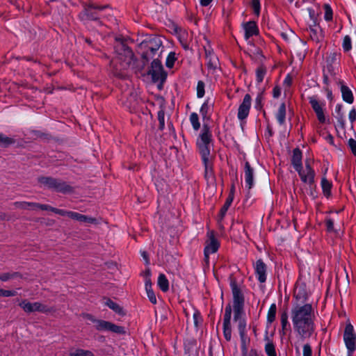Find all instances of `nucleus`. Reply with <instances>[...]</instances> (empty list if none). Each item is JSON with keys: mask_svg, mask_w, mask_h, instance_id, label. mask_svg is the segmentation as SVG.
<instances>
[{"mask_svg": "<svg viewBox=\"0 0 356 356\" xmlns=\"http://www.w3.org/2000/svg\"><path fill=\"white\" fill-rule=\"evenodd\" d=\"M85 318L90 321H92V323H94L95 325H97V321H98L97 319L95 318L94 316L91 314H86L84 315Z\"/></svg>", "mask_w": 356, "mask_h": 356, "instance_id": "obj_63", "label": "nucleus"}, {"mask_svg": "<svg viewBox=\"0 0 356 356\" xmlns=\"http://www.w3.org/2000/svg\"><path fill=\"white\" fill-rule=\"evenodd\" d=\"M210 103L209 99H207L204 101V102L202 104L201 108L200 109V115L202 117L203 120L209 119V109H210Z\"/></svg>", "mask_w": 356, "mask_h": 356, "instance_id": "obj_34", "label": "nucleus"}, {"mask_svg": "<svg viewBox=\"0 0 356 356\" xmlns=\"http://www.w3.org/2000/svg\"><path fill=\"white\" fill-rule=\"evenodd\" d=\"M337 84L340 88L343 100L348 104H353L354 96L351 89L346 84L343 80L339 79L337 81Z\"/></svg>", "mask_w": 356, "mask_h": 356, "instance_id": "obj_17", "label": "nucleus"}, {"mask_svg": "<svg viewBox=\"0 0 356 356\" xmlns=\"http://www.w3.org/2000/svg\"><path fill=\"white\" fill-rule=\"evenodd\" d=\"M207 236L208 239L205 243L204 255L205 260L208 261L209 255L216 253L220 247V242L216 238L213 231H209L207 234Z\"/></svg>", "mask_w": 356, "mask_h": 356, "instance_id": "obj_9", "label": "nucleus"}, {"mask_svg": "<svg viewBox=\"0 0 356 356\" xmlns=\"http://www.w3.org/2000/svg\"><path fill=\"white\" fill-rule=\"evenodd\" d=\"M342 48L344 52H348L352 49V41L349 35H346L343 39Z\"/></svg>", "mask_w": 356, "mask_h": 356, "instance_id": "obj_42", "label": "nucleus"}, {"mask_svg": "<svg viewBox=\"0 0 356 356\" xmlns=\"http://www.w3.org/2000/svg\"><path fill=\"white\" fill-rule=\"evenodd\" d=\"M277 313L276 304L272 303L268 309L266 316V324L268 326L271 325L275 320Z\"/></svg>", "mask_w": 356, "mask_h": 356, "instance_id": "obj_27", "label": "nucleus"}, {"mask_svg": "<svg viewBox=\"0 0 356 356\" xmlns=\"http://www.w3.org/2000/svg\"><path fill=\"white\" fill-rule=\"evenodd\" d=\"M324 90L326 92V97L328 99L332 100L333 99V95L332 90L328 88V86H326L324 88Z\"/></svg>", "mask_w": 356, "mask_h": 356, "instance_id": "obj_61", "label": "nucleus"}, {"mask_svg": "<svg viewBox=\"0 0 356 356\" xmlns=\"http://www.w3.org/2000/svg\"><path fill=\"white\" fill-rule=\"evenodd\" d=\"M15 143V140L0 133V146L6 147Z\"/></svg>", "mask_w": 356, "mask_h": 356, "instance_id": "obj_39", "label": "nucleus"}, {"mask_svg": "<svg viewBox=\"0 0 356 356\" xmlns=\"http://www.w3.org/2000/svg\"><path fill=\"white\" fill-rule=\"evenodd\" d=\"M307 11L310 19L313 21L314 24H316V13L314 10L312 8H307Z\"/></svg>", "mask_w": 356, "mask_h": 356, "instance_id": "obj_59", "label": "nucleus"}, {"mask_svg": "<svg viewBox=\"0 0 356 356\" xmlns=\"http://www.w3.org/2000/svg\"><path fill=\"white\" fill-rule=\"evenodd\" d=\"M291 319L293 329L296 336L305 340L312 337L315 325V315L311 304L296 305L291 311Z\"/></svg>", "mask_w": 356, "mask_h": 356, "instance_id": "obj_1", "label": "nucleus"}, {"mask_svg": "<svg viewBox=\"0 0 356 356\" xmlns=\"http://www.w3.org/2000/svg\"><path fill=\"white\" fill-rule=\"evenodd\" d=\"M233 200H234V195H233V194H230L228 196V197L227 198L224 205L222 206V207L221 208V209L220 211V213H219L220 220H222L223 219V218L225 217L228 209L229 208V207L231 206V204L233 202Z\"/></svg>", "mask_w": 356, "mask_h": 356, "instance_id": "obj_31", "label": "nucleus"}, {"mask_svg": "<svg viewBox=\"0 0 356 356\" xmlns=\"http://www.w3.org/2000/svg\"><path fill=\"white\" fill-rule=\"evenodd\" d=\"M343 106L341 104H337L335 106V118L337 119L338 125L344 129L346 126L345 116L343 112Z\"/></svg>", "mask_w": 356, "mask_h": 356, "instance_id": "obj_23", "label": "nucleus"}, {"mask_svg": "<svg viewBox=\"0 0 356 356\" xmlns=\"http://www.w3.org/2000/svg\"><path fill=\"white\" fill-rule=\"evenodd\" d=\"M14 205L17 208L23 209L34 210V202H15Z\"/></svg>", "mask_w": 356, "mask_h": 356, "instance_id": "obj_41", "label": "nucleus"}, {"mask_svg": "<svg viewBox=\"0 0 356 356\" xmlns=\"http://www.w3.org/2000/svg\"><path fill=\"white\" fill-rule=\"evenodd\" d=\"M205 84L202 81H198L197 84V98H202L205 94Z\"/></svg>", "mask_w": 356, "mask_h": 356, "instance_id": "obj_43", "label": "nucleus"}, {"mask_svg": "<svg viewBox=\"0 0 356 356\" xmlns=\"http://www.w3.org/2000/svg\"><path fill=\"white\" fill-rule=\"evenodd\" d=\"M106 8L107 6H99L89 3L88 5H86L84 10L79 13V18L84 23L93 21L97 26H102V23L100 19L103 17V15L101 14V12Z\"/></svg>", "mask_w": 356, "mask_h": 356, "instance_id": "obj_5", "label": "nucleus"}, {"mask_svg": "<svg viewBox=\"0 0 356 356\" xmlns=\"http://www.w3.org/2000/svg\"><path fill=\"white\" fill-rule=\"evenodd\" d=\"M146 292H147V296L149 298V300L154 305L156 304L157 301H156V295L153 291V289H148V290H146Z\"/></svg>", "mask_w": 356, "mask_h": 356, "instance_id": "obj_51", "label": "nucleus"}, {"mask_svg": "<svg viewBox=\"0 0 356 356\" xmlns=\"http://www.w3.org/2000/svg\"><path fill=\"white\" fill-rule=\"evenodd\" d=\"M207 67L209 70L215 71L218 68V58L216 55H211L209 58H206Z\"/></svg>", "mask_w": 356, "mask_h": 356, "instance_id": "obj_30", "label": "nucleus"}, {"mask_svg": "<svg viewBox=\"0 0 356 356\" xmlns=\"http://www.w3.org/2000/svg\"><path fill=\"white\" fill-rule=\"evenodd\" d=\"M213 0H200V3L202 6L206 7L208 6Z\"/></svg>", "mask_w": 356, "mask_h": 356, "instance_id": "obj_64", "label": "nucleus"}, {"mask_svg": "<svg viewBox=\"0 0 356 356\" xmlns=\"http://www.w3.org/2000/svg\"><path fill=\"white\" fill-rule=\"evenodd\" d=\"M104 305L118 314H124L122 308L118 303L109 298L105 300Z\"/></svg>", "mask_w": 356, "mask_h": 356, "instance_id": "obj_33", "label": "nucleus"}, {"mask_svg": "<svg viewBox=\"0 0 356 356\" xmlns=\"http://www.w3.org/2000/svg\"><path fill=\"white\" fill-rule=\"evenodd\" d=\"M244 177L246 187L252 188L254 186V170L248 161L245 163Z\"/></svg>", "mask_w": 356, "mask_h": 356, "instance_id": "obj_19", "label": "nucleus"}, {"mask_svg": "<svg viewBox=\"0 0 356 356\" xmlns=\"http://www.w3.org/2000/svg\"><path fill=\"white\" fill-rule=\"evenodd\" d=\"M194 325L196 327H198L199 325L202 323V317L200 312L198 310H195L193 315Z\"/></svg>", "mask_w": 356, "mask_h": 356, "instance_id": "obj_46", "label": "nucleus"}, {"mask_svg": "<svg viewBox=\"0 0 356 356\" xmlns=\"http://www.w3.org/2000/svg\"><path fill=\"white\" fill-rule=\"evenodd\" d=\"M70 356H95V355L90 350L78 348L71 351Z\"/></svg>", "mask_w": 356, "mask_h": 356, "instance_id": "obj_38", "label": "nucleus"}, {"mask_svg": "<svg viewBox=\"0 0 356 356\" xmlns=\"http://www.w3.org/2000/svg\"><path fill=\"white\" fill-rule=\"evenodd\" d=\"M157 118L159 122V129L163 130L165 128V112L163 109L158 111Z\"/></svg>", "mask_w": 356, "mask_h": 356, "instance_id": "obj_44", "label": "nucleus"}, {"mask_svg": "<svg viewBox=\"0 0 356 356\" xmlns=\"http://www.w3.org/2000/svg\"><path fill=\"white\" fill-rule=\"evenodd\" d=\"M146 49V52L144 54V58H147L149 56H153L159 49L161 46V41L157 38H154L148 41L142 43Z\"/></svg>", "mask_w": 356, "mask_h": 356, "instance_id": "obj_15", "label": "nucleus"}, {"mask_svg": "<svg viewBox=\"0 0 356 356\" xmlns=\"http://www.w3.org/2000/svg\"><path fill=\"white\" fill-rule=\"evenodd\" d=\"M341 56V54L337 52L330 53L327 56L326 58L327 67L332 74H335V68L339 66Z\"/></svg>", "mask_w": 356, "mask_h": 356, "instance_id": "obj_18", "label": "nucleus"}, {"mask_svg": "<svg viewBox=\"0 0 356 356\" xmlns=\"http://www.w3.org/2000/svg\"><path fill=\"white\" fill-rule=\"evenodd\" d=\"M232 306L230 304H228L225 308V314L222 323L223 336L227 341H229L232 339Z\"/></svg>", "mask_w": 356, "mask_h": 356, "instance_id": "obj_12", "label": "nucleus"}, {"mask_svg": "<svg viewBox=\"0 0 356 356\" xmlns=\"http://www.w3.org/2000/svg\"><path fill=\"white\" fill-rule=\"evenodd\" d=\"M40 209L42 210H45V211H51L53 212L54 207H52L51 206L48 205V204H42L34 202V209Z\"/></svg>", "mask_w": 356, "mask_h": 356, "instance_id": "obj_49", "label": "nucleus"}, {"mask_svg": "<svg viewBox=\"0 0 356 356\" xmlns=\"http://www.w3.org/2000/svg\"><path fill=\"white\" fill-rule=\"evenodd\" d=\"M254 274L260 283H264L267 279V266L261 259H259L254 264Z\"/></svg>", "mask_w": 356, "mask_h": 356, "instance_id": "obj_16", "label": "nucleus"}, {"mask_svg": "<svg viewBox=\"0 0 356 356\" xmlns=\"http://www.w3.org/2000/svg\"><path fill=\"white\" fill-rule=\"evenodd\" d=\"M157 284L163 292H167L169 290V281L163 273L159 274Z\"/></svg>", "mask_w": 356, "mask_h": 356, "instance_id": "obj_28", "label": "nucleus"}, {"mask_svg": "<svg viewBox=\"0 0 356 356\" xmlns=\"http://www.w3.org/2000/svg\"><path fill=\"white\" fill-rule=\"evenodd\" d=\"M311 38L316 42H320L323 39L322 31L316 28V24L310 25L308 29Z\"/></svg>", "mask_w": 356, "mask_h": 356, "instance_id": "obj_25", "label": "nucleus"}, {"mask_svg": "<svg viewBox=\"0 0 356 356\" xmlns=\"http://www.w3.org/2000/svg\"><path fill=\"white\" fill-rule=\"evenodd\" d=\"M190 122L195 131H197L200 128V123L199 121V117L198 115L196 113H192L190 115Z\"/></svg>", "mask_w": 356, "mask_h": 356, "instance_id": "obj_37", "label": "nucleus"}, {"mask_svg": "<svg viewBox=\"0 0 356 356\" xmlns=\"http://www.w3.org/2000/svg\"><path fill=\"white\" fill-rule=\"evenodd\" d=\"M281 95V88L280 86H275L273 89V96L274 98H278Z\"/></svg>", "mask_w": 356, "mask_h": 356, "instance_id": "obj_58", "label": "nucleus"}, {"mask_svg": "<svg viewBox=\"0 0 356 356\" xmlns=\"http://www.w3.org/2000/svg\"><path fill=\"white\" fill-rule=\"evenodd\" d=\"M251 5H252V8L254 10V14L257 15V16H259V13H260V8H261L259 0H252Z\"/></svg>", "mask_w": 356, "mask_h": 356, "instance_id": "obj_47", "label": "nucleus"}, {"mask_svg": "<svg viewBox=\"0 0 356 356\" xmlns=\"http://www.w3.org/2000/svg\"><path fill=\"white\" fill-rule=\"evenodd\" d=\"M280 322L282 326V331L283 334H285V332L289 330V324L288 321V314L286 312H284L281 314L280 316Z\"/></svg>", "mask_w": 356, "mask_h": 356, "instance_id": "obj_36", "label": "nucleus"}, {"mask_svg": "<svg viewBox=\"0 0 356 356\" xmlns=\"http://www.w3.org/2000/svg\"><path fill=\"white\" fill-rule=\"evenodd\" d=\"M321 185L323 195L327 198L330 197L331 195V189L332 187V184L330 181H329L325 177H323L321 179Z\"/></svg>", "mask_w": 356, "mask_h": 356, "instance_id": "obj_29", "label": "nucleus"}, {"mask_svg": "<svg viewBox=\"0 0 356 356\" xmlns=\"http://www.w3.org/2000/svg\"><path fill=\"white\" fill-rule=\"evenodd\" d=\"M303 356H312V348L309 344H305L303 346Z\"/></svg>", "mask_w": 356, "mask_h": 356, "instance_id": "obj_57", "label": "nucleus"}, {"mask_svg": "<svg viewBox=\"0 0 356 356\" xmlns=\"http://www.w3.org/2000/svg\"><path fill=\"white\" fill-rule=\"evenodd\" d=\"M265 352L268 356H277L275 345L270 341L266 343Z\"/></svg>", "mask_w": 356, "mask_h": 356, "instance_id": "obj_40", "label": "nucleus"}, {"mask_svg": "<svg viewBox=\"0 0 356 356\" xmlns=\"http://www.w3.org/2000/svg\"><path fill=\"white\" fill-rule=\"evenodd\" d=\"M19 305L26 313H31L34 312L47 313L49 311V308L46 305L39 302H30L26 300H24L19 303Z\"/></svg>", "mask_w": 356, "mask_h": 356, "instance_id": "obj_13", "label": "nucleus"}, {"mask_svg": "<svg viewBox=\"0 0 356 356\" xmlns=\"http://www.w3.org/2000/svg\"><path fill=\"white\" fill-rule=\"evenodd\" d=\"M267 69L264 65H260L256 70V81L258 84L263 82L266 74Z\"/></svg>", "mask_w": 356, "mask_h": 356, "instance_id": "obj_32", "label": "nucleus"}, {"mask_svg": "<svg viewBox=\"0 0 356 356\" xmlns=\"http://www.w3.org/2000/svg\"><path fill=\"white\" fill-rule=\"evenodd\" d=\"M245 37L248 39L259 34V29L257 24L250 21L244 24Z\"/></svg>", "mask_w": 356, "mask_h": 356, "instance_id": "obj_21", "label": "nucleus"}, {"mask_svg": "<svg viewBox=\"0 0 356 356\" xmlns=\"http://www.w3.org/2000/svg\"><path fill=\"white\" fill-rule=\"evenodd\" d=\"M327 229L332 232L334 229V221L332 219H327L325 222Z\"/></svg>", "mask_w": 356, "mask_h": 356, "instance_id": "obj_60", "label": "nucleus"}, {"mask_svg": "<svg viewBox=\"0 0 356 356\" xmlns=\"http://www.w3.org/2000/svg\"><path fill=\"white\" fill-rule=\"evenodd\" d=\"M348 146L351 149L352 153L356 156V140L353 138L348 140Z\"/></svg>", "mask_w": 356, "mask_h": 356, "instance_id": "obj_54", "label": "nucleus"}, {"mask_svg": "<svg viewBox=\"0 0 356 356\" xmlns=\"http://www.w3.org/2000/svg\"><path fill=\"white\" fill-rule=\"evenodd\" d=\"M56 180V179L49 177H42L38 179V181L41 184H43L50 189H53Z\"/></svg>", "mask_w": 356, "mask_h": 356, "instance_id": "obj_35", "label": "nucleus"}, {"mask_svg": "<svg viewBox=\"0 0 356 356\" xmlns=\"http://www.w3.org/2000/svg\"><path fill=\"white\" fill-rule=\"evenodd\" d=\"M313 161L311 159H306L305 161V167H302L296 171L298 172L301 181L308 185L311 190V195H313L312 188L316 186L315 177L316 172L312 167Z\"/></svg>", "mask_w": 356, "mask_h": 356, "instance_id": "obj_6", "label": "nucleus"}, {"mask_svg": "<svg viewBox=\"0 0 356 356\" xmlns=\"http://www.w3.org/2000/svg\"><path fill=\"white\" fill-rule=\"evenodd\" d=\"M343 339L348 355H352L356 350V333L349 321L346 323Z\"/></svg>", "mask_w": 356, "mask_h": 356, "instance_id": "obj_7", "label": "nucleus"}, {"mask_svg": "<svg viewBox=\"0 0 356 356\" xmlns=\"http://www.w3.org/2000/svg\"><path fill=\"white\" fill-rule=\"evenodd\" d=\"M145 290L152 289V282L149 277H145Z\"/></svg>", "mask_w": 356, "mask_h": 356, "instance_id": "obj_62", "label": "nucleus"}, {"mask_svg": "<svg viewBox=\"0 0 356 356\" xmlns=\"http://www.w3.org/2000/svg\"><path fill=\"white\" fill-rule=\"evenodd\" d=\"M308 100L316 113L318 122L321 124L329 122V120H327L325 115V102L324 101H319L318 97L316 95L309 97Z\"/></svg>", "mask_w": 356, "mask_h": 356, "instance_id": "obj_8", "label": "nucleus"}, {"mask_svg": "<svg viewBox=\"0 0 356 356\" xmlns=\"http://www.w3.org/2000/svg\"><path fill=\"white\" fill-rule=\"evenodd\" d=\"M53 212L55 213H57L58 215H60L62 216H67L69 218H70V213H72L71 211H66V210H64V209H57V208H54Z\"/></svg>", "mask_w": 356, "mask_h": 356, "instance_id": "obj_53", "label": "nucleus"}, {"mask_svg": "<svg viewBox=\"0 0 356 356\" xmlns=\"http://www.w3.org/2000/svg\"><path fill=\"white\" fill-rule=\"evenodd\" d=\"M17 295V291L14 290L0 289V296L10 297Z\"/></svg>", "mask_w": 356, "mask_h": 356, "instance_id": "obj_50", "label": "nucleus"}, {"mask_svg": "<svg viewBox=\"0 0 356 356\" xmlns=\"http://www.w3.org/2000/svg\"><path fill=\"white\" fill-rule=\"evenodd\" d=\"M230 287L233 296L234 320L238 322V331L241 338V348L243 356L248 352V344L250 339L247 334L246 321L242 318L243 314L245 298L243 292L235 281H232Z\"/></svg>", "mask_w": 356, "mask_h": 356, "instance_id": "obj_2", "label": "nucleus"}, {"mask_svg": "<svg viewBox=\"0 0 356 356\" xmlns=\"http://www.w3.org/2000/svg\"><path fill=\"white\" fill-rule=\"evenodd\" d=\"M116 56L112 58L110 66L113 74L120 78H124V70L129 66L134 56L131 49L124 44L115 49Z\"/></svg>", "mask_w": 356, "mask_h": 356, "instance_id": "obj_4", "label": "nucleus"}, {"mask_svg": "<svg viewBox=\"0 0 356 356\" xmlns=\"http://www.w3.org/2000/svg\"><path fill=\"white\" fill-rule=\"evenodd\" d=\"M302 153L299 148H295L293 150V154L291 157V164L295 170L302 168Z\"/></svg>", "mask_w": 356, "mask_h": 356, "instance_id": "obj_20", "label": "nucleus"}, {"mask_svg": "<svg viewBox=\"0 0 356 356\" xmlns=\"http://www.w3.org/2000/svg\"><path fill=\"white\" fill-rule=\"evenodd\" d=\"M154 82L163 83L166 79V73L164 71L161 62L154 59L151 63V67L148 72Z\"/></svg>", "mask_w": 356, "mask_h": 356, "instance_id": "obj_10", "label": "nucleus"}, {"mask_svg": "<svg viewBox=\"0 0 356 356\" xmlns=\"http://www.w3.org/2000/svg\"><path fill=\"white\" fill-rule=\"evenodd\" d=\"M176 54L175 52H170L166 58V66L169 68H172L174 66L176 60Z\"/></svg>", "mask_w": 356, "mask_h": 356, "instance_id": "obj_45", "label": "nucleus"}, {"mask_svg": "<svg viewBox=\"0 0 356 356\" xmlns=\"http://www.w3.org/2000/svg\"><path fill=\"white\" fill-rule=\"evenodd\" d=\"M52 190L63 193H69L73 191L69 184L59 179L56 180Z\"/></svg>", "mask_w": 356, "mask_h": 356, "instance_id": "obj_22", "label": "nucleus"}, {"mask_svg": "<svg viewBox=\"0 0 356 356\" xmlns=\"http://www.w3.org/2000/svg\"><path fill=\"white\" fill-rule=\"evenodd\" d=\"M17 275V273H6L2 275H0V280L3 282L8 281L10 279L15 277Z\"/></svg>", "mask_w": 356, "mask_h": 356, "instance_id": "obj_52", "label": "nucleus"}, {"mask_svg": "<svg viewBox=\"0 0 356 356\" xmlns=\"http://www.w3.org/2000/svg\"><path fill=\"white\" fill-rule=\"evenodd\" d=\"M275 118L280 125H283L286 120V105L285 103H282L275 114Z\"/></svg>", "mask_w": 356, "mask_h": 356, "instance_id": "obj_26", "label": "nucleus"}, {"mask_svg": "<svg viewBox=\"0 0 356 356\" xmlns=\"http://www.w3.org/2000/svg\"><path fill=\"white\" fill-rule=\"evenodd\" d=\"M70 218L79 222H86V223H95L96 219L86 215L81 214L77 212L72 211V213H70Z\"/></svg>", "mask_w": 356, "mask_h": 356, "instance_id": "obj_24", "label": "nucleus"}, {"mask_svg": "<svg viewBox=\"0 0 356 356\" xmlns=\"http://www.w3.org/2000/svg\"><path fill=\"white\" fill-rule=\"evenodd\" d=\"M292 84V78L290 74H287L283 81L284 87L289 88Z\"/></svg>", "mask_w": 356, "mask_h": 356, "instance_id": "obj_56", "label": "nucleus"}, {"mask_svg": "<svg viewBox=\"0 0 356 356\" xmlns=\"http://www.w3.org/2000/svg\"><path fill=\"white\" fill-rule=\"evenodd\" d=\"M348 119L351 124H353L356 120V109L355 108H352L348 113Z\"/></svg>", "mask_w": 356, "mask_h": 356, "instance_id": "obj_55", "label": "nucleus"}, {"mask_svg": "<svg viewBox=\"0 0 356 356\" xmlns=\"http://www.w3.org/2000/svg\"><path fill=\"white\" fill-rule=\"evenodd\" d=\"M212 142V134L207 124H204L201 133L197 140L201 158L204 166V177L207 181L214 179L213 165L210 156L211 146Z\"/></svg>", "mask_w": 356, "mask_h": 356, "instance_id": "obj_3", "label": "nucleus"}, {"mask_svg": "<svg viewBox=\"0 0 356 356\" xmlns=\"http://www.w3.org/2000/svg\"><path fill=\"white\" fill-rule=\"evenodd\" d=\"M95 327L98 331H109L117 334L125 333V330L123 327L117 325L104 320H98V321H97V325H95Z\"/></svg>", "mask_w": 356, "mask_h": 356, "instance_id": "obj_14", "label": "nucleus"}, {"mask_svg": "<svg viewBox=\"0 0 356 356\" xmlns=\"http://www.w3.org/2000/svg\"><path fill=\"white\" fill-rule=\"evenodd\" d=\"M324 18H325V21H327V22H330L332 19V10L328 5H326L325 6Z\"/></svg>", "mask_w": 356, "mask_h": 356, "instance_id": "obj_48", "label": "nucleus"}, {"mask_svg": "<svg viewBox=\"0 0 356 356\" xmlns=\"http://www.w3.org/2000/svg\"><path fill=\"white\" fill-rule=\"evenodd\" d=\"M252 104V97L250 95H245L242 102L238 106L237 118L241 122V124L245 123V120L248 117Z\"/></svg>", "mask_w": 356, "mask_h": 356, "instance_id": "obj_11", "label": "nucleus"}]
</instances>
